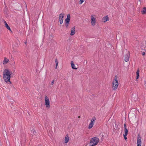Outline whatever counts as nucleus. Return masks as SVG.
<instances>
[{
  "label": "nucleus",
  "instance_id": "obj_17",
  "mask_svg": "<svg viewBox=\"0 0 146 146\" xmlns=\"http://www.w3.org/2000/svg\"><path fill=\"white\" fill-rule=\"evenodd\" d=\"M69 141V138L67 135H66L65 137L64 141L65 143H67Z\"/></svg>",
  "mask_w": 146,
  "mask_h": 146
},
{
  "label": "nucleus",
  "instance_id": "obj_21",
  "mask_svg": "<svg viewBox=\"0 0 146 146\" xmlns=\"http://www.w3.org/2000/svg\"><path fill=\"white\" fill-rule=\"evenodd\" d=\"M55 61L56 64H58V61L57 59H55Z\"/></svg>",
  "mask_w": 146,
  "mask_h": 146
},
{
  "label": "nucleus",
  "instance_id": "obj_6",
  "mask_svg": "<svg viewBox=\"0 0 146 146\" xmlns=\"http://www.w3.org/2000/svg\"><path fill=\"white\" fill-rule=\"evenodd\" d=\"M96 120V118L95 117H93L92 118L88 126V128L89 129H90L93 127L95 123Z\"/></svg>",
  "mask_w": 146,
  "mask_h": 146
},
{
  "label": "nucleus",
  "instance_id": "obj_5",
  "mask_svg": "<svg viewBox=\"0 0 146 146\" xmlns=\"http://www.w3.org/2000/svg\"><path fill=\"white\" fill-rule=\"evenodd\" d=\"M44 100L46 107L48 108H49L50 106L49 99L48 97L46 96H45Z\"/></svg>",
  "mask_w": 146,
  "mask_h": 146
},
{
  "label": "nucleus",
  "instance_id": "obj_7",
  "mask_svg": "<svg viewBox=\"0 0 146 146\" xmlns=\"http://www.w3.org/2000/svg\"><path fill=\"white\" fill-rule=\"evenodd\" d=\"M64 15V14L63 13H61L59 15V21L61 24L63 23Z\"/></svg>",
  "mask_w": 146,
  "mask_h": 146
},
{
  "label": "nucleus",
  "instance_id": "obj_2",
  "mask_svg": "<svg viewBox=\"0 0 146 146\" xmlns=\"http://www.w3.org/2000/svg\"><path fill=\"white\" fill-rule=\"evenodd\" d=\"M99 142V139L98 137H94L90 141L89 146H95Z\"/></svg>",
  "mask_w": 146,
  "mask_h": 146
},
{
  "label": "nucleus",
  "instance_id": "obj_14",
  "mask_svg": "<svg viewBox=\"0 0 146 146\" xmlns=\"http://www.w3.org/2000/svg\"><path fill=\"white\" fill-rule=\"evenodd\" d=\"M9 60L6 58H4V60L3 62V64H5L9 62Z\"/></svg>",
  "mask_w": 146,
  "mask_h": 146
},
{
  "label": "nucleus",
  "instance_id": "obj_27",
  "mask_svg": "<svg viewBox=\"0 0 146 146\" xmlns=\"http://www.w3.org/2000/svg\"><path fill=\"white\" fill-rule=\"evenodd\" d=\"M124 127L125 128L124 129H125V128H126V125L125 123L124 124Z\"/></svg>",
  "mask_w": 146,
  "mask_h": 146
},
{
  "label": "nucleus",
  "instance_id": "obj_11",
  "mask_svg": "<svg viewBox=\"0 0 146 146\" xmlns=\"http://www.w3.org/2000/svg\"><path fill=\"white\" fill-rule=\"evenodd\" d=\"M75 33V27H73L72 28L70 35L73 36L74 35Z\"/></svg>",
  "mask_w": 146,
  "mask_h": 146
},
{
  "label": "nucleus",
  "instance_id": "obj_3",
  "mask_svg": "<svg viewBox=\"0 0 146 146\" xmlns=\"http://www.w3.org/2000/svg\"><path fill=\"white\" fill-rule=\"evenodd\" d=\"M118 86V83L117 80V77L115 76L114 80H113L112 82V88L113 90H116Z\"/></svg>",
  "mask_w": 146,
  "mask_h": 146
},
{
  "label": "nucleus",
  "instance_id": "obj_10",
  "mask_svg": "<svg viewBox=\"0 0 146 146\" xmlns=\"http://www.w3.org/2000/svg\"><path fill=\"white\" fill-rule=\"evenodd\" d=\"M109 20V17L108 15L103 17L102 19V21L104 23H106Z\"/></svg>",
  "mask_w": 146,
  "mask_h": 146
},
{
  "label": "nucleus",
  "instance_id": "obj_1",
  "mask_svg": "<svg viewBox=\"0 0 146 146\" xmlns=\"http://www.w3.org/2000/svg\"><path fill=\"white\" fill-rule=\"evenodd\" d=\"M12 74V72H10L7 69H5L3 72V79L4 81L6 82H9L10 83L11 82L10 80L11 78V75Z\"/></svg>",
  "mask_w": 146,
  "mask_h": 146
},
{
  "label": "nucleus",
  "instance_id": "obj_24",
  "mask_svg": "<svg viewBox=\"0 0 146 146\" xmlns=\"http://www.w3.org/2000/svg\"><path fill=\"white\" fill-rule=\"evenodd\" d=\"M31 132L32 133H33V134H34L35 131H34V129H33L31 131Z\"/></svg>",
  "mask_w": 146,
  "mask_h": 146
},
{
  "label": "nucleus",
  "instance_id": "obj_20",
  "mask_svg": "<svg viewBox=\"0 0 146 146\" xmlns=\"http://www.w3.org/2000/svg\"><path fill=\"white\" fill-rule=\"evenodd\" d=\"M85 0H80V1L79 2V4H81Z\"/></svg>",
  "mask_w": 146,
  "mask_h": 146
},
{
  "label": "nucleus",
  "instance_id": "obj_19",
  "mask_svg": "<svg viewBox=\"0 0 146 146\" xmlns=\"http://www.w3.org/2000/svg\"><path fill=\"white\" fill-rule=\"evenodd\" d=\"M124 132L125 134L123 135H127L128 133V130L127 128L124 129Z\"/></svg>",
  "mask_w": 146,
  "mask_h": 146
},
{
  "label": "nucleus",
  "instance_id": "obj_9",
  "mask_svg": "<svg viewBox=\"0 0 146 146\" xmlns=\"http://www.w3.org/2000/svg\"><path fill=\"white\" fill-rule=\"evenodd\" d=\"M130 53L129 52L125 56V62H127L129 61V56H130Z\"/></svg>",
  "mask_w": 146,
  "mask_h": 146
},
{
  "label": "nucleus",
  "instance_id": "obj_13",
  "mask_svg": "<svg viewBox=\"0 0 146 146\" xmlns=\"http://www.w3.org/2000/svg\"><path fill=\"white\" fill-rule=\"evenodd\" d=\"M71 65L72 68V69L75 70L77 69V68L76 66L74 64L73 62V61H72L71 62Z\"/></svg>",
  "mask_w": 146,
  "mask_h": 146
},
{
  "label": "nucleus",
  "instance_id": "obj_18",
  "mask_svg": "<svg viewBox=\"0 0 146 146\" xmlns=\"http://www.w3.org/2000/svg\"><path fill=\"white\" fill-rule=\"evenodd\" d=\"M139 70L138 69L137 71V72H136V74H137L136 79H138L139 77Z\"/></svg>",
  "mask_w": 146,
  "mask_h": 146
},
{
  "label": "nucleus",
  "instance_id": "obj_8",
  "mask_svg": "<svg viewBox=\"0 0 146 146\" xmlns=\"http://www.w3.org/2000/svg\"><path fill=\"white\" fill-rule=\"evenodd\" d=\"M141 137L138 136L137 138V146H141Z\"/></svg>",
  "mask_w": 146,
  "mask_h": 146
},
{
  "label": "nucleus",
  "instance_id": "obj_4",
  "mask_svg": "<svg viewBox=\"0 0 146 146\" xmlns=\"http://www.w3.org/2000/svg\"><path fill=\"white\" fill-rule=\"evenodd\" d=\"M90 21L92 26H94L96 24V16L95 15H92L91 16Z\"/></svg>",
  "mask_w": 146,
  "mask_h": 146
},
{
  "label": "nucleus",
  "instance_id": "obj_16",
  "mask_svg": "<svg viewBox=\"0 0 146 146\" xmlns=\"http://www.w3.org/2000/svg\"><path fill=\"white\" fill-rule=\"evenodd\" d=\"M4 23L5 25V27L7 28V29H8L9 30V31H11V29L10 27L7 24V23H6V22L5 21H4Z\"/></svg>",
  "mask_w": 146,
  "mask_h": 146
},
{
  "label": "nucleus",
  "instance_id": "obj_15",
  "mask_svg": "<svg viewBox=\"0 0 146 146\" xmlns=\"http://www.w3.org/2000/svg\"><path fill=\"white\" fill-rule=\"evenodd\" d=\"M141 12L143 14H146V8L145 7H143Z\"/></svg>",
  "mask_w": 146,
  "mask_h": 146
},
{
  "label": "nucleus",
  "instance_id": "obj_12",
  "mask_svg": "<svg viewBox=\"0 0 146 146\" xmlns=\"http://www.w3.org/2000/svg\"><path fill=\"white\" fill-rule=\"evenodd\" d=\"M70 15L68 14L67 15L66 19H65V23H69L70 20Z\"/></svg>",
  "mask_w": 146,
  "mask_h": 146
},
{
  "label": "nucleus",
  "instance_id": "obj_28",
  "mask_svg": "<svg viewBox=\"0 0 146 146\" xmlns=\"http://www.w3.org/2000/svg\"><path fill=\"white\" fill-rule=\"evenodd\" d=\"M145 52H143L142 53V55L143 56H144L145 55Z\"/></svg>",
  "mask_w": 146,
  "mask_h": 146
},
{
  "label": "nucleus",
  "instance_id": "obj_25",
  "mask_svg": "<svg viewBox=\"0 0 146 146\" xmlns=\"http://www.w3.org/2000/svg\"><path fill=\"white\" fill-rule=\"evenodd\" d=\"M54 80H53L52 81V82H51V84L52 85H53V84H54Z\"/></svg>",
  "mask_w": 146,
  "mask_h": 146
},
{
  "label": "nucleus",
  "instance_id": "obj_29",
  "mask_svg": "<svg viewBox=\"0 0 146 146\" xmlns=\"http://www.w3.org/2000/svg\"><path fill=\"white\" fill-rule=\"evenodd\" d=\"M80 116H79L78 117V118H80Z\"/></svg>",
  "mask_w": 146,
  "mask_h": 146
},
{
  "label": "nucleus",
  "instance_id": "obj_26",
  "mask_svg": "<svg viewBox=\"0 0 146 146\" xmlns=\"http://www.w3.org/2000/svg\"><path fill=\"white\" fill-rule=\"evenodd\" d=\"M58 64H56V68H55L56 69L57 68V66H58Z\"/></svg>",
  "mask_w": 146,
  "mask_h": 146
},
{
  "label": "nucleus",
  "instance_id": "obj_23",
  "mask_svg": "<svg viewBox=\"0 0 146 146\" xmlns=\"http://www.w3.org/2000/svg\"><path fill=\"white\" fill-rule=\"evenodd\" d=\"M68 24L69 23H66L65 25L67 28L68 27Z\"/></svg>",
  "mask_w": 146,
  "mask_h": 146
},
{
  "label": "nucleus",
  "instance_id": "obj_22",
  "mask_svg": "<svg viewBox=\"0 0 146 146\" xmlns=\"http://www.w3.org/2000/svg\"><path fill=\"white\" fill-rule=\"evenodd\" d=\"M123 135L124 139H125L126 140L127 139V137H126V136L127 135Z\"/></svg>",
  "mask_w": 146,
  "mask_h": 146
}]
</instances>
